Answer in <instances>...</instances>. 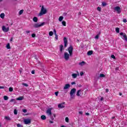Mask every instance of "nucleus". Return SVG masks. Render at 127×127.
Here are the masks:
<instances>
[{
    "instance_id": "f257e3e1",
    "label": "nucleus",
    "mask_w": 127,
    "mask_h": 127,
    "mask_svg": "<svg viewBox=\"0 0 127 127\" xmlns=\"http://www.w3.org/2000/svg\"><path fill=\"white\" fill-rule=\"evenodd\" d=\"M47 13V9L44 7V6H42L40 12L39 13V16H42L44 14Z\"/></svg>"
},
{
    "instance_id": "f03ea898",
    "label": "nucleus",
    "mask_w": 127,
    "mask_h": 127,
    "mask_svg": "<svg viewBox=\"0 0 127 127\" xmlns=\"http://www.w3.org/2000/svg\"><path fill=\"white\" fill-rule=\"evenodd\" d=\"M45 24V22L35 23L33 25V27L35 28H38V27H41Z\"/></svg>"
},
{
    "instance_id": "7ed1b4c3",
    "label": "nucleus",
    "mask_w": 127,
    "mask_h": 127,
    "mask_svg": "<svg viewBox=\"0 0 127 127\" xmlns=\"http://www.w3.org/2000/svg\"><path fill=\"white\" fill-rule=\"evenodd\" d=\"M75 92H76V89L75 88H72L70 90V95L71 99H74V97H75V96H74V94H75Z\"/></svg>"
},
{
    "instance_id": "20e7f679",
    "label": "nucleus",
    "mask_w": 127,
    "mask_h": 127,
    "mask_svg": "<svg viewBox=\"0 0 127 127\" xmlns=\"http://www.w3.org/2000/svg\"><path fill=\"white\" fill-rule=\"evenodd\" d=\"M120 35L122 36L121 37L123 39H124V40H126V41H127V37L126 33H120Z\"/></svg>"
},
{
    "instance_id": "39448f33",
    "label": "nucleus",
    "mask_w": 127,
    "mask_h": 127,
    "mask_svg": "<svg viewBox=\"0 0 127 127\" xmlns=\"http://www.w3.org/2000/svg\"><path fill=\"white\" fill-rule=\"evenodd\" d=\"M114 10H115V11H117V13L119 14L122 12V10H121V7L118 6L114 7Z\"/></svg>"
},
{
    "instance_id": "423d86ee",
    "label": "nucleus",
    "mask_w": 127,
    "mask_h": 127,
    "mask_svg": "<svg viewBox=\"0 0 127 127\" xmlns=\"http://www.w3.org/2000/svg\"><path fill=\"white\" fill-rule=\"evenodd\" d=\"M68 53H69L70 56H72V54H73V47H72V46H70L68 48Z\"/></svg>"
},
{
    "instance_id": "0eeeda50",
    "label": "nucleus",
    "mask_w": 127,
    "mask_h": 127,
    "mask_svg": "<svg viewBox=\"0 0 127 127\" xmlns=\"http://www.w3.org/2000/svg\"><path fill=\"white\" fill-rule=\"evenodd\" d=\"M24 123L25 125H30V124H31V120L29 119H24Z\"/></svg>"
},
{
    "instance_id": "6e6552de",
    "label": "nucleus",
    "mask_w": 127,
    "mask_h": 127,
    "mask_svg": "<svg viewBox=\"0 0 127 127\" xmlns=\"http://www.w3.org/2000/svg\"><path fill=\"white\" fill-rule=\"evenodd\" d=\"M52 110H53V108H49L47 110V114L48 115V116H51V115H52V112H51V111H52Z\"/></svg>"
},
{
    "instance_id": "1a4fd4ad",
    "label": "nucleus",
    "mask_w": 127,
    "mask_h": 127,
    "mask_svg": "<svg viewBox=\"0 0 127 127\" xmlns=\"http://www.w3.org/2000/svg\"><path fill=\"white\" fill-rule=\"evenodd\" d=\"M2 30L3 31V32H8V31L9 30V27H5V26H3L2 27Z\"/></svg>"
},
{
    "instance_id": "9d476101",
    "label": "nucleus",
    "mask_w": 127,
    "mask_h": 127,
    "mask_svg": "<svg viewBox=\"0 0 127 127\" xmlns=\"http://www.w3.org/2000/svg\"><path fill=\"white\" fill-rule=\"evenodd\" d=\"M70 57V55H69V54H68V53H64V58L65 59V60L68 61L69 60V58Z\"/></svg>"
},
{
    "instance_id": "9b49d317",
    "label": "nucleus",
    "mask_w": 127,
    "mask_h": 127,
    "mask_svg": "<svg viewBox=\"0 0 127 127\" xmlns=\"http://www.w3.org/2000/svg\"><path fill=\"white\" fill-rule=\"evenodd\" d=\"M64 47H67V45H68V42L67 41V38L66 37L64 38Z\"/></svg>"
},
{
    "instance_id": "f8f14e48",
    "label": "nucleus",
    "mask_w": 127,
    "mask_h": 127,
    "mask_svg": "<svg viewBox=\"0 0 127 127\" xmlns=\"http://www.w3.org/2000/svg\"><path fill=\"white\" fill-rule=\"evenodd\" d=\"M71 87V85H70L69 84H65L64 86V90H67L69 89Z\"/></svg>"
},
{
    "instance_id": "ddd939ff",
    "label": "nucleus",
    "mask_w": 127,
    "mask_h": 127,
    "mask_svg": "<svg viewBox=\"0 0 127 127\" xmlns=\"http://www.w3.org/2000/svg\"><path fill=\"white\" fill-rule=\"evenodd\" d=\"M72 78H73V79L77 78V76H79V72L77 71V73H73L72 74Z\"/></svg>"
},
{
    "instance_id": "4468645a",
    "label": "nucleus",
    "mask_w": 127,
    "mask_h": 127,
    "mask_svg": "<svg viewBox=\"0 0 127 127\" xmlns=\"http://www.w3.org/2000/svg\"><path fill=\"white\" fill-rule=\"evenodd\" d=\"M65 106L63 105V104H60L58 105V108H59V109H63V108Z\"/></svg>"
},
{
    "instance_id": "2eb2a0df",
    "label": "nucleus",
    "mask_w": 127,
    "mask_h": 127,
    "mask_svg": "<svg viewBox=\"0 0 127 127\" xmlns=\"http://www.w3.org/2000/svg\"><path fill=\"white\" fill-rule=\"evenodd\" d=\"M4 120H5L6 121H11V119L9 116H5Z\"/></svg>"
},
{
    "instance_id": "dca6fc26",
    "label": "nucleus",
    "mask_w": 127,
    "mask_h": 127,
    "mask_svg": "<svg viewBox=\"0 0 127 127\" xmlns=\"http://www.w3.org/2000/svg\"><path fill=\"white\" fill-rule=\"evenodd\" d=\"M80 95H81V90H78L76 93V96H77V97H80Z\"/></svg>"
},
{
    "instance_id": "f3484780",
    "label": "nucleus",
    "mask_w": 127,
    "mask_h": 127,
    "mask_svg": "<svg viewBox=\"0 0 127 127\" xmlns=\"http://www.w3.org/2000/svg\"><path fill=\"white\" fill-rule=\"evenodd\" d=\"M33 21H34V22H37V21H38V18H37V17H34L33 18Z\"/></svg>"
},
{
    "instance_id": "a211bd4d",
    "label": "nucleus",
    "mask_w": 127,
    "mask_h": 127,
    "mask_svg": "<svg viewBox=\"0 0 127 127\" xmlns=\"http://www.w3.org/2000/svg\"><path fill=\"white\" fill-rule=\"evenodd\" d=\"M41 119L43 121H44L45 120H46V116H45V115H42L41 116Z\"/></svg>"
},
{
    "instance_id": "6ab92c4d",
    "label": "nucleus",
    "mask_w": 127,
    "mask_h": 127,
    "mask_svg": "<svg viewBox=\"0 0 127 127\" xmlns=\"http://www.w3.org/2000/svg\"><path fill=\"white\" fill-rule=\"evenodd\" d=\"M92 54H93V51H89L87 52V55H88V56H91V55H92Z\"/></svg>"
},
{
    "instance_id": "aec40b11",
    "label": "nucleus",
    "mask_w": 127,
    "mask_h": 127,
    "mask_svg": "<svg viewBox=\"0 0 127 127\" xmlns=\"http://www.w3.org/2000/svg\"><path fill=\"white\" fill-rule=\"evenodd\" d=\"M17 101H22L23 100V97H19L16 98Z\"/></svg>"
},
{
    "instance_id": "412c9836",
    "label": "nucleus",
    "mask_w": 127,
    "mask_h": 127,
    "mask_svg": "<svg viewBox=\"0 0 127 127\" xmlns=\"http://www.w3.org/2000/svg\"><path fill=\"white\" fill-rule=\"evenodd\" d=\"M5 15L4 14V13H1V14H0V17L1 18H4Z\"/></svg>"
},
{
    "instance_id": "4be33fe9",
    "label": "nucleus",
    "mask_w": 127,
    "mask_h": 127,
    "mask_svg": "<svg viewBox=\"0 0 127 127\" xmlns=\"http://www.w3.org/2000/svg\"><path fill=\"white\" fill-rule=\"evenodd\" d=\"M79 65H80V66H84V65H85V62L83 61L79 63Z\"/></svg>"
},
{
    "instance_id": "5701e85b",
    "label": "nucleus",
    "mask_w": 127,
    "mask_h": 127,
    "mask_svg": "<svg viewBox=\"0 0 127 127\" xmlns=\"http://www.w3.org/2000/svg\"><path fill=\"white\" fill-rule=\"evenodd\" d=\"M3 99L4 101H7L8 100V96L5 95L3 96Z\"/></svg>"
},
{
    "instance_id": "b1692460",
    "label": "nucleus",
    "mask_w": 127,
    "mask_h": 127,
    "mask_svg": "<svg viewBox=\"0 0 127 127\" xmlns=\"http://www.w3.org/2000/svg\"><path fill=\"white\" fill-rule=\"evenodd\" d=\"M63 45H61L60 47V51L61 52H62L63 51Z\"/></svg>"
},
{
    "instance_id": "393cba45",
    "label": "nucleus",
    "mask_w": 127,
    "mask_h": 127,
    "mask_svg": "<svg viewBox=\"0 0 127 127\" xmlns=\"http://www.w3.org/2000/svg\"><path fill=\"white\" fill-rule=\"evenodd\" d=\"M63 18H64V17H63L62 16H61L59 18V21H62V20H63Z\"/></svg>"
},
{
    "instance_id": "a878e982",
    "label": "nucleus",
    "mask_w": 127,
    "mask_h": 127,
    "mask_svg": "<svg viewBox=\"0 0 127 127\" xmlns=\"http://www.w3.org/2000/svg\"><path fill=\"white\" fill-rule=\"evenodd\" d=\"M6 47L7 49H10V45H9V43H8L6 45Z\"/></svg>"
},
{
    "instance_id": "bb28decb",
    "label": "nucleus",
    "mask_w": 127,
    "mask_h": 127,
    "mask_svg": "<svg viewBox=\"0 0 127 127\" xmlns=\"http://www.w3.org/2000/svg\"><path fill=\"white\" fill-rule=\"evenodd\" d=\"M100 78H104L105 77V74H100L99 75Z\"/></svg>"
},
{
    "instance_id": "cd10ccee",
    "label": "nucleus",
    "mask_w": 127,
    "mask_h": 127,
    "mask_svg": "<svg viewBox=\"0 0 127 127\" xmlns=\"http://www.w3.org/2000/svg\"><path fill=\"white\" fill-rule=\"evenodd\" d=\"M23 13V10H21L19 11V15H21Z\"/></svg>"
},
{
    "instance_id": "c85d7f7f",
    "label": "nucleus",
    "mask_w": 127,
    "mask_h": 127,
    "mask_svg": "<svg viewBox=\"0 0 127 127\" xmlns=\"http://www.w3.org/2000/svg\"><path fill=\"white\" fill-rule=\"evenodd\" d=\"M116 31L117 33H120V28H116Z\"/></svg>"
},
{
    "instance_id": "c756f323",
    "label": "nucleus",
    "mask_w": 127,
    "mask_h": 127,
    "mask_svg": "<svg viewBox=\"0 0 127 127\" xmlns=\"http://www.w3.org/2000/svg\"><path fill=\"white\" fill-rule=\"evenodd\" d=\"M102 6H106V5H107V3H106V2H103L102 3Z\"/></svg>"
},
{
    "instance_id": "7c9ffc66",
    "label": "nucleus",
    "mask_w": 127,
    "mask_h": 127,
    "mask_svg": "<svg viewBox=\"0 0 127 127\" xmlns=\"http://www.w3.org/2000/svg\"><path fill=\"white\" fill-rule=\"evenodd\" d=\"M49 35H50V36H52V35H53V32L50 31V32L49 33Z\"/></svg>"
},
{
    "instance_id": "2f4dec72",
    "label": "nucleus",
    "mask_w": 127,
    "mask_h": 127,
    "mask_svg": "<svg viewBox=\"0 0 127 127\" xmlns=\"http://www.w3.org/2000/svg\"><path fill=\"white\" fill-rule=\"evenodd\" d=\"M62 24L64 25V26H66V22L65 21H63L62 22Z\"/></svg>"
},
{
    "instance_id": "473e14b6",
    "label": "nucleus",
    "mask_w": 127,
    "mask_h": 127,
    "mask_svg": "<svg viewBox=\"0 0 127 127\" xmlns=\"http://www.w3.org/2000/svg\"><path fill=\"white\" fill-rule=\"evenodd\" d=\"M65 121L66 123H68L69 122V118H68V117H66Z\"/></svg>"
},
{
    "instance_id": "72a5a7b5",
    "label": "nucleus",
    "mask_w": 127,
    "mask_h": 127,
    "mask_svg": "<svg viewBox=\"0 0 127 127\" xmlns=\"http://www.w3.org/2000/svg\"><path fill=\"white\" fill-rule=\"evenodd\" d=\"M9 91L10 92H12V91H13V88H12V87H9Z\"/></svg>"
},
{
    "instance_id": "f704fd0d",
    "label": "nucleus",
    "mask_w": 127,
    "mask_h": 127,
    "mask_svg": "<svg viewBox=\"0 0 127 127\" xmlns=\"http://www.w3.org/2000/svg\"><path fill=\"white\" fill-rule=\"evenodd\" d=\"M14 115H17V110H16V109H15L14 110Z\"/></svg>"
},
{
    "instance_id": "c9c22d12",
    "label": "nucleus",
    "mask_w": 127,
    "mask_h": 127,
    "mask_svg": "<svg viewBox=\"0 0 127 127\" xmlns=\"http://www.w3.org/2000/svg\"><path fill=\"white\" fill-rule=\"evenodd\" d=\"M17 127H23V126H22L21 125H20V124H17Z\"/></svg>"
},
{
    "instance_id": "e433bc0d",
    "label": "nucleus",
    "mask_w": 127,
    "mask_h": 127,
    "mask_svg": "<svg viewBox=\"0 0 127 127\" xmlns=\"http://www.w3.org/2000/svg\"><path fill=\"white\" fill-rule=\"evenodd\" d=\"M23 86H25V87H28V84L26 83H22Z\"/></svg>"
},
{
    "instance_id": "4c0bfd02",
    "label": "nucleus",
    "mask_w": 127,
    "mask_h": 127,
    "mask_svg": "<svg viewBox=\"0 0 127 127\" xmlns=\"http://www.w3.org/2000/svg\"><path fill=\"white\" fill-rule=\"evenodd\" d=\"M54 33L55 35H57V33L56 32V30L55 29H54Z\"/></svg>"
},
{
    "instance_id": "58836bf2",
    "label": "nucleus",
    "mask_w": 127,
    "mask_h": 127,
    "mask_svg": "<svg viewBox=\"0 0 127 127\" xmlns=\"http://www.w3.org/2000/svg\"><path fill=\"white\" fill-rule=\"evenodd\" d=\"M111 58H113V59H116V57H115V55H111Z\"/></svg>"
},
{
    "instance_id": "ea45409f",
    "label": "nucleus",
    "mask_w": 127,
    "mask_h": 127,
    "mask_svg": "<svg viewBox=\"0 0 127 127\" xmlns=\"http://www.w3.org/2000/svg\"><path fill=\"white\" fill-rule=\"evenodd\" d=\"M97 10H98V11H101V7H98Z\"/></svg>"
},
{
    "instance_id": "a19ab883",
    "label": "nucleus",
    "mask_w": 127,
    "mask_h": 127,
    "mask_svg": "<svg viewBox=\"0 0 127 127\" xmlns=\"http://www.w3.org/2000/svg\"><path fill=\"white\" fill-rule=\"evenodd\" d=\"M55 39L56 40H58V35H55Z\"/></svg>"
},
{
    "instance_id": "79ce46f5",
    "label": "nucleus",
    "mask_w": 127,
    "mask_h": 127,
    "mask_svg": "<svg viewBox=\"0 0 127 127\" xmlns=\"http://www.w3.org/2000/svg\"><path fill=\"white\" fill-rule=\"evenodd\" d=\"M95 39H99V35H97L95 37Z\"/></svg>"
},
{
    "instance_id": "37998d69",
    "label": "nucleus",
    "mask_w": 127,
    "mask_h": 127,
    "mask_svg": "<svg viewBox=\"0 0 127 127\" xmlns=\"http://www.w3.org/2000/svg\"><path fill=\"white\" fill-rule=\"evenodd\" d=\"M58 94H59V92L58 91L55 93V95H56V96H58Z\"/></svg>"
},
{
    "instance_id": "c03bdc74",
    "label": "nucleus",
    "mask_w": 127,
    "mask_h": 127,
    "mask_svg": "<svg viewBox=\"0 0 127 127\" xmlns=\"http://www.w3.org/2000/svg\"><path fill=\"white\" fill-rule=\"evenodd\" d=\"M127 22V19H123V22H124L125 23H126Z\"/></svg>"
},
{
    "instance_id": "a18cd8bd",
    "label": "nucleus",
    "mask_w": 127,
    "mask_h": 127,
    "mask_svg": "<svg viewBox=\"0 0 127 127\" xmlns=\"http://www.w3.org/2000/svg\"><path fill=\"white\" fill-rule=\"evenodd\" d=\"M5 88H6L5 86H0V89H5Z\"/></svg>"
},
{
    "instance_id": "49530a36",
    "label": "nucleus",
    "mask_w": 127,
    "mask_h": 127,
    "mask_svg": "<svg viewBox=\"0 0 127 127\" xmlns=\"http://www.w3.org/2000/svg\"><path fill=\"white\" fill-rule=\"evenodd\" d=\"M35 36H36V35H35V34H32V37L34 38V37H35Z\"/></svg>"
},
{
    "instance_id": "de8ad7c7",
    "label": "nucleus",
    "mask_w": 127,
    "mask_h": 127,
    "mask_svg": "<svg viewBox=\"0 0 127 127\" xmlns=\"http://www.w3.org/2000/svg\"><path fill=\"white\" fill-rule=\"evenodd\" d=\"M22 111L23 113H26V112H27V110H26V109H23Z\"/></svg>"
},
{
    "instance_id": "09e8293b",
    "label": "nucleus",
    "mask_w": 127,
    "mask_h": 127,
    "mask_svg": "<svg viewBox=\"0 0 127 127\" xmlns=\"http://www.w3.org/2000/svg\"><path fill=\"white\" fill-rule=\"evenodd\" d=\"M80 76H83V75H84V72H81L80 73Z\"/></svg>"
},
{
    "instance_id": "8fccbe9b",
    "label": "nucleus",
    "mask_w": 127,
    "mask_h": 127,
    "mask_svg": "<svg viewBox=\"0 0 127 127\" xmlns=\"http://www.w3.org/2000/svg\"><path fill=\"white\" fill-rule=\"evenodd\" d=\"M14 101H15V99H12L10 100V102H14Z\"/></svg>"
},
{
    "instance_id": "3c124183",
    "label": "nucleus",
    "mask_w": 127,
    "mask_h": 127,
    "mask_svg": "<svg viewBox=\"0 0 127 127\" xmlns=\"http://www.w3.org/2000/svg\"><path fill=\"white\" fill-rule=\"evenodd\" d=\"M71 85H76V82L75 81L71 82Z\"/></svg>"
},
{
    "instance_id": "603ef678",
    "label": "nucleus",
    "mask_w": 127,
    "mask_h": 127,
    "mask_svg": "<svg viewBox=\"0 0 127 127\" xmlns=\"http://www.w3.org/2000/svg\"><path fill=\"white\" fill-rule=\"evenodd\" d=\"M78 113L79 114V115H82L83 114V112L82 111H79L78 112Z\"/></svg>"
},
{
    "instance_id": "864d4df0",
    "label": "nucleus",
    "mask_w": 127,
    "mask_h": 127,
    "mask_svg": "<svg viewBox=\"0 0 127 127\" xmlns=\"http://www.w3.org/2000/svg\"><path fill=\"white\" fill-rule=\"evenodd\" d=\"M63 15H64V16H66V15H67V13L64 12V13H63Z\"/></svg>"
},
{
    "instance_id": "5fc2aeb1",
    "label": "nucleus",
    "mask_w": 127,
    "mask_h": 127,
    "mask_svg": "<svg viewBox=\"0 0 127 127\" xmlns=\"http://www.w3.org/2000/svg\"><path fill=\"white\" fill-rule=\"evenodd\" d=\"M25 33H27L28 34V33H30V31H26Z\"/></svg>"
},
{
    "instance_id": "6e6d98bb",
    "label": "nucleus",
    "mask_w": 127,
    "mask_h": 127,
    "mask_svg": "<svg viewBox=\"0 0 127 127\" xmlns=\"http://www.w3.org/2000/svg\"><path fill=\"white\" fill-rule=\"evenodd\" d=\"M35 71L34 70H32L31 72L32 74H35Z\"/></svg>"
},
{
    "instance_id": "4d7b16f0",
    "label": "nucleus",
    "mask_w": 127,
    "mask_h": 127,
    "mask_svg": "<svg viewBox=\"0 0 127 127\" xmlns=\"http://www.w3.org/2000/svg\"><path fill=\"white\" fill-rule=\"evenodd\" d=\"M104 100V98L103 97H101L100 99V101H103Z\"/></svg>"
},
{
    "instance_id": "13d9d810",
    "label": "nucleus",
    "mask_w": 127,
    "mask_h": 127,
    "mask_svg": "<svg viewBox=\"0 0 127 127\" xmlns=\"http://www.w3.org/2000/svg\"><path fill=\"white\" fill-rule=\"evenodd\" d=\"M50 124H53L54 122L52 121H50Z\"/></svg>"
},
{
    "instance_id": "bf43d9fd",
    "label": "nucleus",
    "mask_w": 127,
    "mask_h": 127,
    "mask_svg": "<svg viewBox=\"0 0 127 127\" xmlns=\"http://www.w3.org/2000/svg\"><path fill=\"white\" fill-rule=\"evenodd\" d=\"M51 116V120H54V118L52 117V116Z\"/></svg>"
},
{
    "instance_id": "052dcab7",
    "label": "nucleus",
    "mask_w": 127,
    "mask_h": 127,
    "mask_svg": "<svg viewBox=\"0 0 127 127\" xmlns=\"http://www.w3.org/2000/svg\"><path fill=\"white\" fill-rule=\"evenodd\" d=\"M106 93H108V92H109V89H106Z\"/></svg>"
},
{
    "instance_id": "680f3d73",
    "label": "nucleus",
    "mask_w": 127,
    "mask_h": 127,
    "mask_svg": "<svg viewBox=\"0 0 127 127\" xmlns=\"http://www.w3.org/2000/svg\"><path fill=\"white\" fill-rule=\"evenodd\" d=\"M89 115H90V114H89L88 113H86V116H89Z\"/></svg>"
},
{
    "instance_id": "e2e57ef3",
    "label": "nucleus",
    "mask_w": 127,
    "mask_h": 127,
    "mask_svg": "<svg viewBox=\"0 0 127 127\" xmlns=\"http://www.w3.org/2000/svg\"><path fill=\"white\" fill-rule=\"evenodd\" d=\"M119 95H120V96H122V95H123V94H122V93L120 92V93H119Z\"/></svg>"
},
{
    "instance_id": "0e129e2a",
    "label": "nucleus",
    "mask_w": 127,
    "mask_h": 127,
    "mask_svg": "<svg viewBox=\"0 0 127 127\" xmlns=\"http://www.w3.org/2000/svg\"><path fill=\"white\" fill-rule=\"evenodd\" d=\"M53 116H54V118H56V115L54 114Z\"/></svg>"
},
{
    "instance_id": "69168bd1",
    "label": "nucleus",
    "mask_w": 127,
    "mask_h": 127,
    "mask_svg": "<svg viewBox=\"0 0 127 127\" xmlns=\"http://www.w3.org/2000/svg\"><path fill=\"white\" fill-rule=\"evenodd\" d=\"M10 41H12V38H11L10 40Z\"/></svg>"
},
{
    "instance_id": "338daca9",
    "label": "nucleus",
    "mask_w": 127,
    "mask_h": 127,
    "mask_svg": "<svg viewBox=\"0 0 127 127\" xmlns=\"http://www.w3.org/2000/svg\"><path fill=\"white\" fill-rule=\"evenodd\" d=\"M2 0H0V2H1V1H2Z\"/></svg>"
},
{
    "instance_id": "774afa93",
    "label": "nucleus",
    "mask_w": 127,
    "mask_h": 127,
    "mask_svg": "<svg viewBox=\"0 0 127 127\" xmlns=\"http://www.w3.org/2000/svg\"><path fill=\"white\" fill-rule=\"evenodd\" d=\"M79 14H81V12H79Z\"/></svg>"
}]
</instances>
